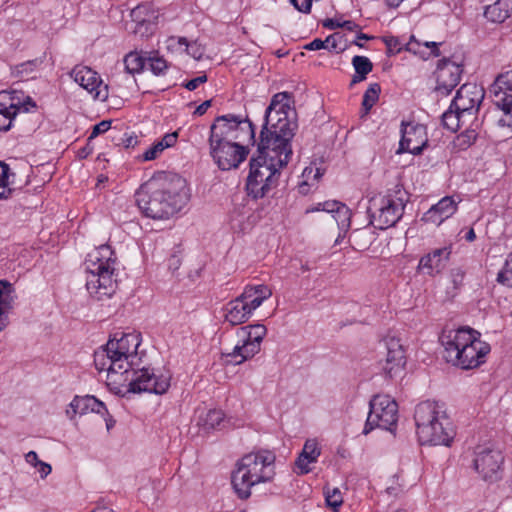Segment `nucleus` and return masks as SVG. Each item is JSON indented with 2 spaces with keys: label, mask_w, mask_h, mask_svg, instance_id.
Here are the masks:
<instances>
[{
  "label": "nucleus",
  "mask_w": 512,
  "mask_h": 512,
  "mask_svg": "<svg viewBox=\"0 0 512 512\" xmlns=\"http://www.w3.org/2000/svg\"><path fill=\"white\" fill-rule=\"evenodd\" d=\"M457 210V204L452 197L446 196L433 205L422 216V221L439 226L450 218Z\"/></svg>",
  "instance_id": "obj_23"
},
{
  "label": "nucleus",
  "mask_w": 512,
  "mask_h": 512,
  "mask_svg": "<svg viewBox=\"0 0 512 512\" xmlns=\"http://www.w3.org/2000/svg\"><path fill=\"white\" fill-rule=\"evenodd\" d=\"M12 175L9 165L0 161V200L8 199L13 192V188L10 187Z\"/></svg>",
  "instance_id": "obj_33"
},
{
  "label": "nucleus",
  "mask_w": 512,
  "mask_h": 512,
  "mask_svg": "<svg viewBox=\"0 0 512 512\" xmlns=\"http://www.w3.org/2000/svg\"><path fill=\"white\" fill-rule=\"evenodd\" d=\"M290 2L301 13L309 14L311 12V0H304L302 4H299L297 0H290Z\"/></svg>",
  "instance_id": "obj_51"
},
{
  "label": "nucleus",
  "mask_w": 512,
  "mask_h": 512,
  "mask_svg": "<svg viewBox=\"0 0 512 512\" xmlns=\"http://www.w3.org/2000/svg\"><path fill=\"white\" fill-rule=\"evenodd\" d=\"M25 460L27 463H29L30 465L34 466V467H37L38 464L41 462L39 459H38V455L35 451H29L26 455H25Z\"/></svg>",
  "instance_id": "obj_55"
},
{
  "label": "nucleus",
  "mask_w": 512,
  "mask_h": 512,
  "mask_svg": "<svg viewBox=\"0 0 512 512\" xmlns=\"http://www.w3.org/2000/svg\"><path fill=\"white\" fill-rule=\"evenodd\" d=\"M338 227L342 230L348 229L351 221V210L344 203H339L332 213Z\"/></svg>",
  "instance_id": "obj_36"
},
{
  "label": "nucleus",
  "mask_w": 512,
  "mask_h": 512,
  "mask_svg": "<svg viewBox=\"0 0 512 512\" xmlns=\"http://www.w3.org/2000/svg\"><path fill=\"white\" fill-rule=\"evenodd\" d=\"M124 67L127 73L134 75L140 73L146 63V59L138 52H130L123 59Z\"/></svg>",
  "instance_id": "obj_32"
},
{
  "label": "nucleus",
  "mask_w": 512,
  "mask_h": 512,
  "mask_svg": "<svg viewBox=\"0 0 512 512\" xmlns=\"http://www.w3.org/2000/svg\"><path fill=\"white\" fill-rule=\"evenodd\" d=\"M466 122H471L468 117L464 116L457 109L450 105L449 109L442 115V123L445 128L452 132H456Z\"/></svg>",
  "instance_id": "obj_30"
},
{
  "label": "nucleus",
  "mask_w": 512,
  "mask_h": 512,
  "mask_svg": "<svg viewBox=\"0 0 512 512\" xmlns=\"http://www.w3.org/2000/svg\"><path fill=\"white\" fill-rule=\"evenodd\" d=\"M206 81H207V76L201 75V76H198V77L193 78V79L189 80L188 82H186L185 88L188 89L189 91H193V90L197 89L201 84L205 83Z\"/></svg>",
  "instance_id": "obj_50"
},
{
  "label": "nucleus",
  "mask_w": 512,
  "mask_h": 512,
  "mask_svg": "<svg viewBox=\"0 0 512 512\" xmlns=\"http://www.w3.org/2000/svg\"><path fill=\"white\" fill-rule=\"evenodd\" d=\"M224 413L221 410H209L203 419V427L205 430L220 428L224 422Z\"/></svg>",
  "instance_id": "obj_37"
},
{
  "label": "nucleus",
  "mask_w": 512,
  "mask_h": 512,
  "mask_svg": "<svg viewBox=\"0 0 512 512\" xmlns=\"http://www.w3.org/2000/svg\"><path fill=\"white\" fill-rule=\"evenodd\" d=\"M476 139V131L474 129H466L456 137L454 146L459 150H466L476 141Z\"/></svg>",
  "instance_id": "obj_40"
},
{
  "label": "nucleus",
  "mask_w": 512,
  "mask_h": 512,
  "mask_svg": "<svg viewBox=\"0 0 512 512\" xmlns=\"http://www.w3.org/2000/svg\"><path fill=\"white\" fill-rule=\"evenodd\" d=\"M325 47V42L324 40H321L319 38H316L314 39L313 41H311L310 43H308L306 46H305V49L307 50H312V51H316V50H320V49H324Z\"/></svg>",
  "instance_id": "obj_53"
},
{
  "label": "nucleus",
  "mask_w": 512,
  "mask_h": 512,
  "mask_svg": "<svg viewBox=\"0 0 512 512\" xmlns=\"http://www.w3.org/2000/svg\"><path fill=\"white\" fill-rule=\"evenodd\" d=\"M433 431L437 440H419L422 445H444L449 446L455 436L453 424L449 418L433 424Z\"/></svg>",
  "instance_id": "obj_27"
},
{
  "label": "nucleus",
  "mask_w": 512,
  "mask_h": 512,
  "mask_svg": "<svg viewBox=\"0 0 512 512\" xmlns=\"http://www.w3.org/2000/svg\"><path fill=\"white\" fill-rule=\"evenodd\" d=\"M292 95L275 94L265 111L257 156L250 160L246 190L254 199L263 198L278 184L280 170L292 155L291 140L298 127Z\"/></svg>",
  "instance_id": "obj_1"
},
{
  "label": "nucleus",
  "mask_w": 512,
  "mask_h": 512,
  "mask_svg": "<svg viewBox=\"0 0 512 512\" xmlns=\"http://www.w3.org/2000/svg\"><path fill=\"white\" fill-rule=\"evenodd\" d=\"M271 296L272 291L267 285L246 286L240 296L226 305L225 320L233 326L246 322L253 311Z\"/></svg>",
  "instance_id": "obj_8"
},
{
  "label": "nucleus",
  "mask_w": 512,
  "mask_h": 512,
  "mask_svg": "<svg viewBox=\"0 0 512 512\" xmlns=\"http://www.w3.org/2000/svg\"><path fill=\"white\" fill-rule=\"evenodd\" d=\"M463 68L450 59L439 60L435 70L436 90L444 95L449 94L460 82Z\"/></svg>",
  "instance_id": "obj_19"
},
{
  "label": "nucleus",
  "mask_w": 512,
  "mask_h": 512,
  "mask_svg": "<svg viewBox=\"0 0 512 512\" xmlns=\"http://www.w3.org/2000/svg\"><path fill=\"white\" fill-rule=\"evenodd\" d=\"M495 106L512 104V71L500 74L491 86Z\"/></svg>",
  "instance_id": "obj_24"
},
{
  "label": "nucleus",
  "mask_w": 512,
  "mask_h": 512,
  "mask_svg": "<svg viewBox=\"0 0 512 512\" xmlns=\"http://www.w3.org/2000/svg\"><path fill=\"white\" fill-rule=\"evenodd\" d=\"M211 106V100H206L203 103H201L194 111V114L198 116H202L206 113L208 108Z\"/></svg>",
  "instance_id": "obj_57"
},
{
  "label": "nucleus",
  "mask_w": 512,
  "mask_h": 512,
  "mask_svg": "<svg viewBox=\"0 0 512 512\" xmlns=\"http://www.w3.org/2000/svg\"><path fill=\"white\" fill-rule=\"evenodd\" d=\"M71 77L82 88L87 90L94 99L105 101L108 98V85L104 84L99 74L85 65H76Z\"/></svg>",
  "instance_id": "obj_16"
},
{
  "label": "nucleus",
  "mask_w": 512,
  "mask_h": 512,
  "mask_svg": "<svg viewBox=\"0 0 512 512\" xmlns=\"http://www.w3.org/2000/svg\"><path fill=\"white\" fill-rule=\"evenodd\" d=\"M209 146L211 157L217 166L224 171L237 168L248 155L244 143L240 142H209Z\"/></svg>",
  "instance_id": "obj_14"
},
{
  "label": "nucleus",
  "mask_w": 512,
  "mask_h": 512,
  "mask_svg": "<svg viewBox=\"0 0 512 512\" xmlns=\"http://www.w3.org/2000/svg\"><path fill=\"white\" fill-rule=\"evenodd\" d=\"M165 45L166 49L173 54H182L186 50H189V47H195V45L189 44L185 37L180 36H169L165 40Z\"/></svg>",
  "instance_id": "obj_35"
},
{
  "label": "nucleus",
  "mask_w": 512,
  "mask_h": 512,
  "mask_svg": "<svg viewBox=\"0 0 512 512\" xmlns=\"http://www.w3.org/2000/svg\"><path fill=\"white\" fill-rule=\"evenodd\" d=\"M383 42L385 43L389 54H397L402 50L401 43L397 37H383Z\"/></svg>",
  "instance_id": "obj_45"
},
{
  "label": "nucleus",
  "mask_w": 512,
  "mask_h": 512,
  "mask_svg": "<svg viewBox=\"0 0 512 512\" xmlns=\"http://www.w3.org/2000/svg\"><path fill=\"white\" fill-rule=\"evenodd\" d=\"M502 114L498 119V124L507 127L512 131V104L509 106H497Z\"/></svg>",
  "instance_id": "obj_43"
},
{
  "label": "nucleus",
  "mask_w": 512,
  "mask_h": 512,
  "mask_svg": "<svg viewBox=\"0 0 512 512\" xmlns=\"http://www.w3.org/2000/svg\"><path fill=\"white\" fill-rule=\"evenodd\" d=\"M41 478L47 477L51 473V466L43 461H41L38 466L36 467Z\"/></svg>",
  "instance_id": "obj_54"
},
{
  "label": "nucleus",
  "mask_w": 512,
  "mask_h": 512,
  "mask_svg": "<svg viewBox=\"0 0 512 512\" xmlns=\"http://www.w3.org/2000/svg\"><path fill=\"white\" fill-rule=\"evenodd\" d=\"M14 288L7 282L0 280V332L8 324V314L13 309L15 300Z\"/></svg>",
  "instance_id": "obj_26"
},
{
  "label": "nucleus",
  "mask_w": 512,
  "mask_h": 512,
  "mask_svg": "<svg viewBox=\"0 0 512 512\" xmlns=\"http://www.w3.org/2000/svg\"><path fill=\"white\" fill-rule=\"evenodd\" d=\"M408 202L409 194L399 183L373 196L367 208L370 224L380 230L395 226L403 217Z\"/></svg>",
  "instance_id": "obj_7"
},
{
  "label": "nucleus",
  "mask_w": 512,
  "mask_h": 512,
  "mask_svg": "<svg viewBox=\"0 0 512 512\" xmlns=\"http://www.w3.org/2000/svg\"><path fill=\"white\" fill-rule=\"evenodd\" d=\"M341 23L342 22L335 19H326L323 21V26L327 29L333 30L336 28H341Z\"/></svg>",
  "instance_id": "obj_59"
},
{
  "label": "nucleus",
  "mask_w": 512,
  "mask_h": 512,
  "mask_svg": "<svg viewBox=\"0 0 512 512\" xmlns=\"http://www.w3.org/2000/svg\"><path fill=\"white\" fill-rule=\"evenodd\" d=\"M497 281L512 288V252L508 255L503 268L498 273Z\"/></svg>",
  "instance_id": "obj_41"
},
{
  "label": "nucleus",
  "mask_w": 512,
  "mask_h": 512,
  "mask_svg": "<svg viewBox=\"0 0 512 512\" xmlns=\"http://www.w3.org/2000/svg\"><path fill=\"white\" fill-rule=\"evenodd\" d=\"M321 455V449L316 439L305 441L302 452L295 461V472L298 475H305L311 472L310 464L316 463Z\"/></svg>",
  "instance_id": "obj_25"
},
{
  "label": "nucleus",
  "mask_w": 512,
  "mask_h": 512,
  "mask_svg": "<svg viewBox=\"0 0 512 512\" xmlns=\"http://www.w3.org/2000/svg\"><path fill=\"white\" fill-rule=\"evenodd\" d=\"M252 123L240 115L226 114L218 116L210 127L209 142L245 143L254 140Z\"/></svg>",
  "instance_id": "obj_9"
},
{
  "label": "nucleus",
  "mask_w": 512,
  "mask_h": 512,
  "mask_svg": "<svg viewBox=\"0 0 512 512\" xmlns=\"http://www.w3.org/2000/svg\"><path fill=\"white\" fill-rule=\"evenodd\" d=\"M341 28H345L348 31H355L359 28V25L353 21L347 20L341 23Z\"/></svg>",
  "instance_id": "obj_63"
},
{
  "label": "nucleus",
  "mask_w": 512,
  "mask_h": 512,
  "mask_svg": "<svg viewBox=\"0 0 512 512\" xmlns=\"http://www.w3.org/2000/svg\"><path fill=\"white\" fill-rule=\"evenodd\" d=\"M116 255L109 245H100L90 251L84 265L87 273L86 289L98 301L111 298L117 289Z\"/></svg>",
  "instance_id": "obj_6"
},
{
  "label": "nucleus",
  "mask_w": 512,
  "mask_h": 512,
  "mask_svg": "<svg viewBox=\"0 0 512 512\" xmlns=\"http://www.w3.org/2000/svg\"><path fill=\"white\" fill-rule=\"evenodd\" d=\"M110 120H103L98 124L94 125L91 131L90 136L88 137V141L90 142L92 139L96 138L100 134L107 132L111 128Z\"/></svg>",
  "instance_id": "obj_46"
},
{
  "label": "nucleus",
  "mask_w": 512,
  "mask_h": 512,
  "mask_svg": "<svg viewBox=\"0 0 512 512\" xmlns=\"http://www.w3.org/2000/svg\"><path fill=\"white\" fill-rule=\"evenodd\" d=\"M37 105L30 96L20 91H0V131L10 130L22 113L35 111Z\"/></svg>",
  "instance_id": "obj_11"
},
{
  "label": "nucleus",
  "mask_w": 512,
  "mask_h": 512,
  "mask_svg": "<svg viewBox=\"0 0 512 512\" xmlns=\"http://www.w3.org/2000/svg\"><path fill=\"white\" fill-rule=\"evenodd\" d=\"M142 342L138 332L115 333L106 346L94 354V364L100 374L105 373L106 384L117 391L127 387L133 393L164 394L170 387L171 376L156 375L142 366L146 353L139 350Z\"/></svg>",
  "instance_id": "obj_2"
},
{
  "label": "nucleus",
  "mask_w": 512,
  "mask_h": 512,
  "mask_svg": "<svg viewBox=\"0 0 512 512\" xmlns=\"http://www.w3.org/2000/svg\"><path fill=\"white\" fill-rule=\"evenodd\" d=\"M504 457L498 449L480 448L475 453L474 468L485 481H496L501 477Z\"/></svg>",
  "instance_id": "obj_15"
},
{
  "label": "nucleus",
  "mask_w": 512,
  "mask_h": 512,
  "mask_svg": "<svg viewBox=\"0 0 512 512\" xmlns=\"http://www.w3.org/2000/svg\"><path fill=\"white\" fill-rule=\"evenodd\" d=\"M146 11H147V7L145 5H138L131 11V17L138 24H144L145 22H149V19L142 17V15Z\"/></svg>",
  "instance_id": "obj_48"
},
{
  "label": "nucleus",
  "mask_w": 512,
  "mask_h": 512,
  "mask_svg": "<svg viewBox=\"0 0 512 512\" xmlns=\"http://www.w3.org/2000/svg\"><path fill=\"white\" fill-rule=\"evenodd\" d=\"M419 46L420 43L415 40L414 36H411L410 41L406 44V50L416 54L418 52Z\"/></svg>",
  "instance_id": "obj_58"
},
{
  "label": "nucleus",
  "mask_w": 512,
  "mask_h": 512,
  "mask_svg": "<svg viewBox=\"0 0 512 512\" xmlns=\"http://www.w3.org/2000/svg\"><path fill=\"white\" fill-rule=\"evenodd\" d=\"M401 127V139L397 153L420 154L428 143L426 127L412 122H402Z\"/></svg>",
  "instance_id": "obj_18"
},
{
  "label": "nucleus",
  "mask_w": 512,
  "mask_h": 512,
  "mask_svg": "<svg viewBox=\"0 0 512 512\" xmlns=\"http://www.w3.org/2000/svg\"><path fill=\"white\" fill-rule=\"evenodd\" d=\"M451 253V244L434 249L420 258L417 268L420 272L429 276L438 275L446 268Z\"/></svg>",
  "instance_id": "obj_21"
},
{
  "label": "nucleus",
  "mask_w": 512,
  "mask_h": 512,
  "mask_svg": "<svg viewBox=\"0 0 512 512\" xmlns=\"http://www.w3.org/2000/svg\"><path fill=\"white\" fill-rule=\"evenodd\" d=\"M449 418L444 406L435 401H423L415 407L414 420L419 440H437L433 424Z\"/></svg>",
  "instance_id": "obj_13"
},
{
  "label": "nucleus",
  "mask_w": 512,
  "mask_h": 512,
  "mask_svg": "<svg viewBox=\"0 0 512 512\" xmlns=\"http://www.w3.org/2000/svg\"><path fill=\"white\" fill-rule=\"evenodd\" d=\"M384 343L387 353L386 358L380 361L381 369L387 377L393 378L405 367V351L398 338L387 337L385 338Z\"/></svg>",
  "instance_id": "obj_20"
},
{
  "label": "nucleus",
  "mask_w": 512,
  "mask_h": 512,
  "mask_svg": "<svg viewBox=\"0 0 512 512\" xmlns=\"http://www.w3.org/2000/svg\"><path fill=\"white\" fill-rule=\"evenodd\" d=\"M484 98L483 88L476 84H464L457 91L456 96L452 101V107L463 113L468 117V120H473L479 106Z\"/></svg>",
  "instance_id": "obj_17"
},
{
  "label": "nucleus",
  "mask_w": 512,
  "mask_h": 512,
  "mask_svg": "<svg viewBox=\"0 0 512 512\" xmlns=\"http://www.w3.org/2000/svg\"><path fill=\"white\" fill-rule=\"evenodd\" d=\"M339 203V201L335 200L318 203L317 207L313 209V211H326L332 214L336 210V207L339 205Z\"/></svg>",
  "instance_id": "obj_49"
},
{
  "label": "nucleus",
  "mask_w": 512,
  "mask_h": 512,
  "mask_svg": "<svg viewBox=\"0 0 512 512\" xmlns=\"http://www.w3.org/2000/svg\"><path fill=\"white\" fill-rule=\"evenodd\" d=\"M267 334L262 324L240 327L237 332L238 342L230 352L222 353L227 365H240L260 352L261 343Z\"/></svg>",
  "instance_id": "obj_10"
},
{
  "label": "nucleus",
  "mask_w": 512,
  "mask_h": 512,
  "mask_svg": "<svg viewBox=\"0 0 512 512\" xmlns=\"http://www.w3.org/2000/svg\"><path fill=\"white\" fill-rule=\"evenodd\" d=\"M276 456L270 450H257L245 454L232 473V486L240 499H248L256 485L271 482L276 474Z\"/></svg>",
  "instance_id": "obj_5"
},
{
  "label": "nucleus",
  "mask_w": 512,
  "mask_h": 512,
  "mask_svg": "<svg viewBox=\"0 0 512 512\" xmlns=\"http://www.w3.org/2000/svg\"><path fill=\"white\" fill-rule=\"evenodd\" d=\"M185 180L177 175L154 179L136 192V203L145 216L168 219L187 203Z\"/></svg>",
  "instance_id": "obj_3"
},
{
  "label": "nucleus",
  "mask_w": 512,
  "mask_h": 512,
  "mask_svg": "<svg viewBox=\"0 0 512 512\" xmlns=\"http://www.w3.org/2000/svg\"><path fill=\"white\" fill-rule=\"evenodd\" d=\"M370 411L363 430L368 434L375 427L392 430L398 420V405L389 395H375L370 403Z\"/></svg>",
  "instance_id": "obj_12"
},
{
  "label": "nucleus",
  "mask_w": 512,
  "mask_h": 512,
  "mask_svg": "<svg viewBox=\"0 0 512 512\" xmlns=\"http://www.w3.org/2000/svg\"><path fill=\"white\" fill-rule=\"evenodd\" d=\"M138 144V137L131 133H125L119 141L116 143V145H122L125 148H133Z\"/></svg>",
  "instance_id": "obj_47"
},
{
  "label": "nucleus",
  "mask_w": 512,
  "mask_h": 512,
  "mask_svg": "<svg viewBox=\"0 0 512 512\" xmlns=\"http://www.w3.org/2000/svg\"><path fill=\"white\" fill-rule=\"evenodd\" d=\"M91 512H113V510L105 505H97Z\"/></svg>",
  "instance_id": "obj_64"
},
{
  "label": "nucleus",
  "mask_w": 512,
  "mask_h": 512,
  "mask_svg": "<svg viewBox=\"0 0 512 512\" xmlns=\"http://www.w3.org/2000/svg\"><path fill=\"white\" fill-rule=\"evenodd\" d=\"M42 64V60L36 58L33 60H28L26 62H23L21 64L16 65L13 68V74H15L17 77H27L33 72H35L40 65Z\"/></svg>",
  "instance_id": "obj_38"
},
{
  "label": "nucleus",
  "mask_w": 512,
  "mask_h": 512,
  "mask_svg": "<svg viewBox=\"0 0 512 512\" xmlns=\"http://www.w3.org/2000/svg\"><path fill=\"white\" fill-rule=\"evenodd\" d=\"M381 87L378 83H371L363 95L362 108L364 114H368L371 108L377 103Z\"/></svg>",
  "instance_id": "obj_34"
},
{
  "label": "nucleus",
  "mask_w": 512,
  "mask_h": 512,
  "mask_svg": "<svg viewBox=\"0 0 512 512\" xmlns=\"http://www.w3.org/2000/svg\"><path fill=\"white\" fill-rule=\"evenodd\" d=\"M511 13L512 3L510 0H497L493 4L486 6L484 16L491 22L502 23L510 17Z\"/></svg>",
  "instance_id": "obj_28"
},
{
  "label": "nucleus",
  "mask_w": 512,
  "mask_h": 512,
  "mask_svg": "<svg viewBox=\"0 0 512 512\" xmlns=\"http://www.w3.org/2000/svg\"><path fill=\"white\" fill-rule=\"evenodd\" d=\"M177 138H178L177 132L168 133V134H165L159 142L162 143L165 148H169V147H172L176 143Z\"/></svg>",
  "instance_id": "obj_52"
},
{
  "label": "nucleus",
  "mask_w": 512,
  "mask_h": 512,
  "mask_svg": "<svg viewBox=\"0 0 512 512\" xmlns=\"http://www.w3.org/2000/svg\"><path fill=\"white\" fill-rule=\"evenodd\" d=\"M92 152H93V148H92V147L89 145V143H88L85 147L81 148V149L78 151V157H79L80 159H85V158H87L89 155H91V154H92Z\"/></svg>",
  "instance_id": "obj_61"
},
{
  "label": "nucleus",
  "mask_w": 512,
  "mask_h": 512,
  "mask_svg": "<svg viewBox=\"0 0 512 512\" xmlns=\"http://www.w3.org/2000/svg\"><path fill=\"white\" fill-rule=\"evenodd\" d=\"M192 44L195 45V47L194 48L189 47V50H186L185 53H187L188 55L192 56L195 59L201 58L202 51H201L200 47L196 43H192Z\"/></svg>",
  "instance_id": "obj_60"
},
{
  "label": "nucleus",
  "mask_w": 512,
  "mask_h": 512,
  "mask_svg": "<svg viewBox=\"0 0 512 512\" xmlns=\"http://www.w3.org/2000/svg\"><path fill=\"white\" fill-rule=\"evenodd\" d=\"M325 47L324 49L328 50H336L337 49V39L336 34L328 36L325 40Z\"/></svg>",
  "instance_id": "obj_56"
},
{
  "label": "nucleus",
  "mask_w": 512,
  "mask_h": 512,
  "mask_svg": "<svg viewBox=\"0 0 512 512\" xmlns=\"http://www.w3.org/2000/svg\"><path fill=\"white\" fill-rule=\"evenodd\" d=\"M352 65L356 72L352 80L353 83L366 79L367 74H369L373 68V64L368 57L359 55L353 57Z\"/></svg>",
  "instance_id": "obj_31"
},
{
  "label": "nucleus",
  "mask_w": 512,
  "mask_h": 512,
  "mask_svg": "<svg viewBox=\"0 0 512 512\" xmlns=\"http://www.w3.org/2000/svg\"><path fill=\"white\" fill-rule=\"evenodd\" d=\"M148 63L150 70L156 76L164 75L168 69L167 61L163 57H150Z\"/></svg>",
  "instance_id": "obj_42"
},
{
  "label": "nucleus",
  "mask_w": 512,
  "mask_h": 512,
  "mask_svg": "<svg viewBox=\"0 0 512 512\" xmlns=\"http://www.w3.org/2000/svg\"><path fill=\"white\" fill-rule=\"evenodd\" d=\"M166 148L163 146L162 143H160L159 141L154 143L150 148H148L144 153H143V160L144 161H151V160H154L156 159Z\"/></svg>",
  "instance_id": "obj_44"
},
{
  "label": "nucleus",
  "mask_w": 512,
  "mask_h": 512,
  "mask_svg": "<svg viewBox=\"0 0 512 512\" xmlns=\"http://www.w3.org/2000/svg\"><path fill=\"white\" fill-rule=\"evenodd\" d=\"M324 494L327 506L330 507L334 512H338V509L343 504L341 491L338 488L331 489L326 487Z\"/></svg>",
  "instance_id": "obj_39"
},
{
  "label": "nucleus",
  "mask_w": 512,
  "mask_h": 512,
  "mask_svg": "<svg viewBox=\"0 0 512 512\" xmlns=\"http://www.w3.org/2000/svg\"><path fill=\"white\" fill-rule=\"evenodd\" d=\"M375 240V233L370 228L356 229L349 236L351 245L358 251L367 250Z\"/></svg>",
  "instance_id": "obj_29"
},
{
  "label": "nucleus",
  "mask_w": 512,
  "mask_h": 512,
  "mask_svg": "<svg viewBox=\"0 0 512 512\" xmlns=\"http://www.w3.org/2000/svg\"><path fill=\"white\" fill-rule=\"evenodd\" d=\"M440 341L445 360L461 369H474L485 363L491 350L490 345L480 339V333L472 328L445 332Z\"/></svg>",
  "instance_id": "obj_4"
},
{
  "label": "nucleus",
  "mask_w": 512,
  "mask_h": 512,
  "mask_svg": "<svg viewBox=\"0 0 512 512\" xmlns=\"http://www.w3.org/2000/svg\"><path fill=\"white\" fill-rule=\"evenodd\" d=\"M425 47L431 48V55L438 57L440 55V51L438 48L439 43L437 42H425Z\"/></svg>",
  "instance_id": "obj_62"
},
{
  "label": "nucleus",
  "mask_w": 512,
  "mask_h": 512,
  "mask_svg": "<svg viewBox=\"0 0 512 512\" xmlns=\"http://www.w3.org/2000/svg\"><path fill=\"white\" fill-rule=\"evenodd\" d=\"M89 412L104 415L107 413V408L105 404L95 396H75L69 408L66 410V415L72 420L76 414L84 415Z\"/></svg>",
  "instance_id": "obj_22"
}]
</instances>
